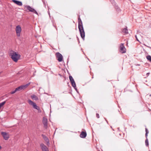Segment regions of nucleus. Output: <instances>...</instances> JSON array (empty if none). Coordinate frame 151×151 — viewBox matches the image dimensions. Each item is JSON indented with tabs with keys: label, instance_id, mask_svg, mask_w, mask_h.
<instances>
[{
	"label": "nucleus",
	"instance_id": "obj_1",
	"mask_svg": "<svg viewBox=\"0 0 151 151\" xmlns=\"http://www.w3.org/2000/svg\"><path fill=\"white\" fill-rule=\"evenodd\" d=\"M9 53L10 58L15 62H17L20 58L21 56L20 54L12 50L9 51Z\"/></svg>",
	"mask_w": 151,
	"mask_h": 151
},
{
	"label": "nucleus",
	"instance_id": "obj_2",
	"mask_svg": "<svg viewBox=\"0 0 151 151\" xmlns=\"http://www.w3.org/2000/svg\"><path fill=\"white\" fill-rule=\"evenodd\" d=\"M78 27L80 32L81 36L82 38L84 40L85 37V32L84 30L82 22L81 19H80V20H79V18H78Z\"/></svg>",
	"mask_w": 151,
	"mask_h": 151
},
{
	"label": "nucleus",
	"instance_id": "obj_3",
	"mask_svg": "<svg viewBox=\"0 0 151 151\" xmlns=\"http://www.w3.org/2000/svg\"><path fill=\"white\" fill-rule=\"evenodd\" d=\"M28 102L30 105L32 106L34 108L38 110L39 112H41V110L40 107L39 106H37L36 104L35 103L33 102L30 100H28Z\"/></svg>",
	"mask_w": 151,
	"mask_h": 151
},
{
	"label": "nucleus",
	"instance_id": "obj_4",
	"mask_svg": "<svg viewBox=\"0 0 151 151\" xmlns=\"http://www.w3.org/2000/svg\"><path fill=\"white\" fill-rule=\"evenodd\" d=\"M69 78L71 83L72 86L77 91V88L76 87V84L73 77L71 76H69Z\"/></svg>",
	"mask_w": 151,
	"mask_h": 151
},
{
	"label": "nucleus",
	"instance_id": "obj_5",
	"mask_svg": "<svg viewBox=\"0 0 151 151\" xmlns=\"http://www.w3.org/2000/svg\"><path fill=\"white\" fill-rule=\"evenodd\" d=\"M15 31L17 36L18 37H19L22 31L21 28L19 25H18L16 27Z\"/></svg>",
	"mask_w": 151,
	"mask_h": 151
},
{
	"label": "nucleus",
	"instance_id": "obj_6",
	"mask_svg": "<svg viewBox=\"0 0 151 151\" xmlns=\"http://www.w3.org/2000/svg\"><path fill=\"white\" fill-rule=\"evenodd\" d=\"M30 84V83H28L25 85H22L16 88V90L17 91H20L22 89H24L26 88Z\"/></svg>",
	"mask_w": 151,
	"mask_h": 151
},
{
	"label": "nucleus",
	"instance_id": "obj_7",
	"mask_svg": "<svg viewBox=\"0 0 151 151\" xmlns=\"http://www.w3.org/2000/svg\"><path fill=\"white\" fill-rule=\"evenodd\" d=\"M1 134L5 140H7L9 138V135L8 133L4 132H1Z\"/></svg>",
	"mask_w": 151,
	"mask_h": 151
},
{
	"label": "nucleus",
	"instance_id": "obj_8",
	"mask_svg": "<svg viewBox=\"0 0 151 151\" xmlns=\"http://www.w3.org/2000/svg\"><path fill=\"white\" fill-rule=\"evenodd\" d=\"M56 55L58 61L59 62H61L63 58L62 55L59 52H57L56 54Z\"/></svg>",
	"mask_w": 151,
	"mask_h": 151
},
{
	"label": "nucleus",
	"instance_id": "obj_9",
	"mask_svg": "<svg viewBox=\"0 0 151 151\" xmlns=\"http://www.w3.org/2000/svg\"><path fill=\"white\" fill-rule=\"evenodd\" d=\"M120 51L122 53L126 52V49L124 47V44L121 43L120 47Z\"/></svg>",
	"mask_w": 151,
	"mask_h": 151
},
{
	"label": "nucleus",
	"instance_id": "obj_10",
	"mask_svg": "<svg viewBox=\"0 0 151 151\" xmlns=\"http://www.w3.org/2000/svg\"><path fill=\"white\" fill-rule=\"evenodd\" d=\"M25 7L29 11L33 12L37 14H38V13L34 9L31 8L30 6H26Z\"/></svg>",
	"mask_w": 151,
	"mask_h": 151
},
{
	"label": "nucleus",
	"instance_id": "obj_11",
	"mask_svg": "<svg viewBox=\"0 0 151 151\" xmlns=\"http://www.w3.org/2000/svg\"><path fill=\"white\" fill-rule=\"evenodd\" d=\"M42 122L44 125L45 128L47 129V119L44 117L43 118Z\"/></svg>",
	"mask_w": 151,
	"mask_h": 151
},
{
	"label": "nucleus",
	"instance_id": "obj_12",
	"mask_svg": "<svg viewBox=\"0 0 151 151\" xmlns=\"http://www.w3.org/2000/svg\"><path fill=\"white\" fill-rule=\"evenodd\" d=\"M40 145L42 151H49L47 147L43 144H41Z\"/></svg>",
	"mask_w": 151,
	"mask_h": 151
},
{
	"label": "nucleus",
	"instance_id": "obj_13",
	"mask_svg": "<svg viewBox=\"0 0 151 151\" xmlns=\"http://www.w3.org/2000/svg\"><path fill=\"white\" fill-rule=\"evenodd\" d=\"M42 136L44 140L46 142L47 145H48L49 144V140L48 138L45 135L42 134Z\"/></svg>",
	"mask_w": 151,
	"mask_h": 151
},
{
	"label": "nucleus",
	"instance_id": "obj_14",
	"mask_svg": "<svg viewBox=\"0 0 151 151\" xmlns=\"http://www.w3.org/2000/svg\"><path fill=\"white\" fill-rule=\"evenodd\" d=\"M87 135L86 132L82 131L80 135V136L81 138H85Z\"/></svg>",
	"mask_w": 151,
	"mask_h": 151
},
{
	"label": "nucleus",
	"instance_id": "obj_15",
	"mask_svg": "<svg viewBox=\"0 0 151 151\" xmlns=\"http://www.w3.org/2000/svg\"><path fill=\"white\" fill-rule=\"evenodd\" d=\"M12 1L14 3L19 6H21L22 5V3L21 1L16 0H12Z\"/></svg>",
	"mask_w": 151,
	"mask_h": 151
},
{
	"label": "nucleus",
	"instance_id": "obj_16",
	"mask_svg": "<svg viewBox=\"0 0 151 151\" xmlns=\"http://www.w3.org/2000/svg\"><path fill=\"white\" fill-rule=\"evenodd\" d=\"M31 97L33 100H38V97L36 95H33L31 96Z\"/></svg>",
	"mask_w": 151,
	"mask_h": 151
},
{
	"label": "nucleus",
	"instance_id": "obj_17",
	"mask_svg": "<svg viewBox=\"0 0 151 151\" xmlns=\"http://www.w3.org/2000/svg\"><path fill=\"white\" fill-rule=\"evenodd\" d=\"M122 32L124 33L125 34H127L128 33V30L127 29V27L126 28H124L122 30Z\"/></svg>",
	"mask_w": 151,
	"mask_h": 151
},
{
	"label": "nucleus",
	"instance_id": "obj_18",
	"mask_svg": "<svg viewBox=\"0 0 151 151\" xmlns=\"http://www.w3.org/2000/svg\"><path fill=\"white\" fill-rule=\"evenodd\" d=\"M145 131H146L145 137H146V138H147V135H148V134L149 133V131H148L147 129L145 128Z\"/></svg>",
	"mask_w": 151,
	"mask_h": 151
},
{
	"label": "nucleus",
	"instance_id": "obj_19",
	"mask_svg": "<svg viewBox=\"0 0 151 151\" xmlns=\"http://www.w3.org/2000/svg\"><path fill=\"white\" fill-rule=\"evenodd\" d=\"M145 143L146 145V146H148V145H149L148 141V139H147V137L146 138V139L145 140Z\"/></svg>",
	"mask_w": 151,
	"mask_h": 151
},
{
	"label": "nucleus",
	"instance_id": "obj_20",
	"mask_svg": "<svg viewBox=\"0 0 151 151\" xmlns=\"http://www.w3.org/2000/svg\"><path fill=\"white\" fill-rule=\"evenodd\" d=\"M147 58L148 60L151 62V56L150 55H148L147 56Z\"/></svg>",
	"mask_w": 151,
	"mask_h": 151
},
{
	"label": "nucleus",
	"instance_id": "obj_21",
	"mask_svg": "<svg viewBox=\"0 0 151 151\" xmlns=\"http://www.w3.org/2000/svg\"><path fill=\"white\" fill-rule=\"evenodd\" d=\"M6 103V101H4L2 102L1 103V107L3 106Z\"/></svg>",
	"mask_w": 151,
	"mask_h": 151
},
{
	"label": "nucleus",
	"instance_id": "obj_22",
	"mask_svg": "<svg viewBox=\"0 0 151 151\" xmlns=\"http://www.w3.org/2000/svg\"><path fill=\"white\" fill-rule=\"evenodd\" d=\"M17 91L16 90V89H15L14 91H13L12 92H11V94H12L15 93L16 92H17Z\"/></svg>",
	"mask_w": 151,
	"mask_h": 151
},
{
	"label": "nucleus",
	"instance_id": "obj_23",
	"mask_svg": "<svg viewBox=\"0 0 151 151\" xmlns=\"http://www.w3.org/2000/svg\"><path fill=\"white\" fill-rule=\"evenodd\" d=\"M110 1L111 3L114 4L115 3L114 1V0H110Z\"/></svg>",
	"mask_w": 151,
	"mask_h": 151
},
{
	"label": "nucleus",
	"instance_id": "obj_24",
	"mask_svg": "<svg viewBox=\"0 0 151 151\" xmlns=\"http://www.w3.org/2000/svg\"><path fill=\"white\" fill-rule=\"evenodd\" d=\"M116 10L117 11H119V10H120L119 8L118 7H117V6H116Z\"/></svg>",
	"mask_w": 151,
	"mask_h": 151
},
{
	"label": "nucleus",
	"instance_id": "obj_25",
	"mask_svg": "<svg viewBox=\"0 0 151 151\" xmlns=\"http://www.w3.org/2000/svg\"><path fill=\"white\" fill-rule=\"evenodd\" d=\"M96 117L97 118H99V115L97 113L96 114Z\"/></svg>",
	"mask_w": 151,
	"mask_h": 151
},
{
	"label": "nucleus",
	"instance_id": "obj_26",
	"mask_svg": "<svg viewBox=\"0 0 151 151\" xmlns=\"http://www.w3.org/2000/svg\"><path fill=\"white\" fill-rule=\"evenodd\" d=\"M135 38H136V40H137V41H139V40H138V39L137 38V35H135Z\"/></svg>",
	"mask_w": 151,
	"mask_h": 151
},
{
	"label": "nucleus",
	"instance_id": "obj_27",
	"mask_svg": "<svg viewBox=\"0 0 151 151\" xmlns=\"http://www.w3.org/2000/svg\"><path fill=\"white\" fill-rule=\"evenodd\" d=\"M149 74H150V73H147V74H146V75H147V76H148L149 75Z\"/></svg>",
	"mask_w": 151,
	"mask_h": 151
},
{
	"label": "nucleus",
	"instance_id": "obj_28",
	"mask_svg": "<svg viewBox=\"0 0 151 151\" xmlns=\"http://www.w3.org/2000/svg\"><path fill=\"white\" fill-rule=\"evenodd\" d=\"M78 18H79V20H80V19H81L80 17H78Z\"/></svg>",
	"mask_w": 151,
	"mask_h": 151
},
{
	"label": "nucleus",
	"instance_id": "obj_29",
	"mask_svg": "<svg viewBox=\"0 0 151 151\" xmlns=\"http://www.w3.org/2000/svg\"><path fill=\"white\" fill-rule=\"evenodd\" d=\"M137 65L139 66V65H139V64H138V65Z\"/></svg>",
	"mask_w": 151,
	"mask_h": 151
},
{
	"label": "nucleus",
	"instance_id": "obj_30",
	"mask_svg": "<svg viewBox=\"0 0 151 151\" xmlns=\"http://www.w3.org/2000/svg\"><path fill=\"white\" fill-rule=\"evenodd\" d=\"M150 26L151 27V24H150Z\"/></svg>",
	"mask_w": 151,
	"mask_h": 151
},
{
	"label": "nucleus",
	"instance_id": "obj_31",
	"mask_svg": "<svg viewBox=\"0 0 151 151\" xmlns=\"http://www.w3.org/2000/svg\"><path fill=\"white\" fill-rule=\"evenodd\" d=\"M150 96H151V95H150Z\"/></svg>",
	"mask_w": 151,
	"mask_h": 151
}]
</instances>
